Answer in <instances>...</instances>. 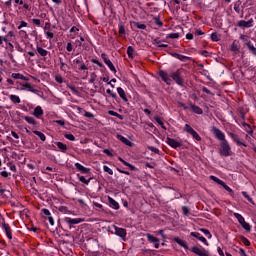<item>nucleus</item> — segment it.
Here are the masks:
<instances>
[{
    "label": "nucleus",
    "instance_id": "obj_5",
    "mask_svg": "<svg viewBox=\"0 0 256 256\" xmlns=\"http://www.w3.org/2000/svg\"><path fill=\"white\" fill-rule=\"evenodd\" d=\"M83 219L81 218H70L65 217L64 222L67 223V225H79V223H83Z\"/></svg>",
    "mask_w": 256,
    "mask_h": 256
},
{
    "label": "nucleus",
    "instance_id": "obj_43",
    "mask_svg": "<svg viewBox=\"0 0 256 256\" xmlns=\"http://www.w3.org/2000/svg\"><path fill=\"white\" fill-rule=\"evenodd\" d=\"M200 231H202V233H204V235H206V237H208V239H211V232H209V230L207 229H200Z\"/></svg>",
    "mask_w": 256,
    "mask_h": 256
},
{
    "label": "nucleus",
    "instance_id": "obj_45",
    "mask_svg": "<svg viewBox=\"0 0 256 256\" xmlns=\"http://www.w3.org/2000/svg\"><path fill=\"white\" fill-rule=\"evenodd\" d=\"M106 92L108 95H110V97H112V99H117V94L113 93L111 89H107Z\"/></svg>",
    "mask_w": 256,
    "mask_h": 256
},
{
    "label": "nucleus",
    "instance_id": "obj_40",
    "mask_svg": "<svg viewBox=\"0 0 256 256\" xmlns=\"http://www.w3.org/2000/svg\"><path fill=\"white\" fill-rule=\"evenodd\" d=\"M154 119H155V121H156L159 125H161L162 129H165V126H163V120L161 119V117L155 116Z\"/></svg>",
    "mask_w": 256,
    "mask_h": 256
},
{
    "label": "nucleus",
    "instance_id": "obj_50",
    "mask_svg": "<svg viewBox=\"0 0 256 256\" xmlns=\"http://www.w3.org/2000/svg\"><path fill=\"white\" fill-rule=\"evenodd\" d=\"M202 91H203V93H206L207 95H215V94H213V92H211V90H208L207 89V87H205V86H203L202 87Z\"/></svg>",
    "mask_w": 256,
    "mask_h": 256
},
{
    "label": "nucleus",
    "instance_id": "obj_39",
    "mask_svg": "<svg viewBox=\"0 0 256 256\" xmlns=\"http://www.w3.org/2000/svg\"><path fill=\"white\" fill-rule=\"evenodd\" d=\"M134 26L137 27V29H147V25L141 24L139 22H134Z\"/></svg>",
    "mask_w": 256,
    "mask_h": 256
},
{
    "label": "nucleus",
    "instance_id": "obj_14",
    "mask_svg": "<svg viewBox=\"0 0 256 256\" xmlns=\"http://www.w3.org/2000/svg\"><path fill=\"white\" fill-rule=\"evenodd\" d=\"M190 108H191V111H193V113H196V115H203V109H201V107L193 103H190Z\"/></svg>",
    "mask_w": 256,
    "mask_h": 256
},
{
    "label": "nucleus",
    "instance_id": "obj_48",
    "mask_svg": "<svg viewBox=\"0 0 256 256\" xmlns=\"http://www.w3.org/2000/svg\"><path fill=\"white\" fill-rule=\"evenodd\" d=\"M103 170L105 171V173H108L109 175H113V171L108 166L106 165L103 166Z\"/></svg>",
    "mask_w": 256,
    "mask_h": 256
},
{
    "label": "nucleus",
    "instance_id": "obj_3",
    "mask_svg": "<svg viewBox=\"0 0 256 256\" xmlns=\"http://www.w3.org/2000/svg\"><path fill=\"white\" fill-rule=\"evenodd\" d=\"M184 131H186V133H189V135H191L193 139H196V141H201V136H199L197 131H195L193 127H191V125L185 124Z\"/></svg>",
    "mask_w": 256,
    "mask_h": 256
},
{
    "label": "nucleus",
    "instance_id": "obj_24",
    "mask_svg": "<svg viewBox=\"0 0 256 256\" xmlns=\"http://www.w3.org/2000/svg\"><path fill=\"white\" fill-rule=\"evenodd\" d=\"M25 121H27V123H29L30 125H38V123L36 122L35 118L31 117V116H24Z\"/></svg>",
    "mask_w": 256,
    "mask_h": 256
},
{
    "label": "nucleus",
    "instance_id": "obj_28",
    "mask_svg": "<svg viewBox=\"0 0 256 256\" xmlns=\"http://www.w3.org/2000/svg\"><path fill=\"white\" fill-rule=\"evenodd\" d=\"M249 51H251V53H253V55H256V48L255 46H253V44H251V41L247 42L246 43Z\"/></svg>",
    "mask_w": 256,
    "mask_h": 256
},
{
    "label": "nucleus",
    "instance_id": "obj_47",
    "mask_svg": "<svg viewBox=\"0 0 256 256\" xmlns=\"http://www.w3.org/2000/svg\"><path fill=\"white\" fill-rule=\"evenodd\" d=\"M211 39L212 41H219V35L217 34V32L211 34Z\"/></svg>",
    "mask_w": 256,
    "mask_h": 256
},
{
    "label": "nucleus",
    "instance_id": "obj_62",
    "mask_svg": "<svg viewBox=\"0 0 256 256\" xmlns=\"http://www.w3.org/2000/svg\"><path fill=\"white\" fill-rule=\"evenodd\" d=\"M59 211H60L61 213H67L68 209H67L66 206H60V207H59Z\"/></svg>",
    "mask_w": 256,
    "mask_h": 256
},
{
    "label": "nucleus",
    "instance_id": "obj_61",
    "mask_svg": "<svg viewBox=\"0 0 256 256\" xmlns=\"http://www.w3.org/2000/svg\"><path fill=\"white\" fill-rule=\"evenodd\" d=\"M66 49H67V51H69V52L73 51V44H71V42H68V43H67V46H66Z\"/></svg>",
    "mask_w": 256,
    "mask_h": 256
},
{
    "label": "nucleus",
    "instance_id": "obj_58",
    "mask_svg": "<svg viewBox=\"0 0 256 256\" xmlns=\"http://www.w3.org/2000/svg\"><path fill=\"white\" fill-rule=\"evenodd\" d=\"M42 212L44 213V215H46V217H51V212L48 209L44 208L42 209Z\"/></svg>",
    "mask_w": 256,
    "mask_h": 256
},
{
    "label": "nucleus",
    "instance_id": "obj_64",
    "mask_svg": "<svg viewBox=\"0 0 256 256\" xmlns=\"http://www.w3.org/2000/svg\"><path fill=\"white\" fill-rule=\"evenodd\" d=\"M23 27H27V22L21 21L20 25L18 26V29H23Z\"/></svg>",
    "mask_w": 256,
    "mask_h": 256
},
{
    "label": "nucleus",
    "instance_id": "obj_12",
    "mask_svg": "<svg viewBox=\"0 0 256 256\" xmlns=\"http://www.w3.org/2000/svg\"><path fill=\"white\" fill-rule=\"evenodd\" d=\"M147 239H148V241H150V243H154L155 249H159V240L157 237H155L151 234H147Z\"/></svg>",
    "mask_w": 256,
    "mask_h": 256
},
{
    "label": "nucleus",
    "instance_id": "obj_9",
    "mask_svg": "<svg viewBox=\"0 0 256 256\" xmlns=\"http://www.w3.org/2000/svg\"><path fill=\"white\" fill-rule=\"evenodd\" d=\"M167 144L172 147L173 149H177V147H181V142L173 139V138H167Z\"/></svg>",
    "mask_w": 256,
    "mask_h": 256
},
{
    "label": "nucleus",
    "instance_id": "obj_46",
    "mask_svg": "<svg viewBox=\"0 0 256 256\" xmlns=\"http://www.w3.org/2000/svg\"><path fill=\"white\" fill-rule=\"evenodd\" d=\"M154 23L158 25V27H163V22L159 18H154Z\"/></svg>",
    "mask_w": 256,
    "mask_h": 256
},
{
    "label": "nucleus",
    "instance_id": "obj_33",
    "mask_svg": "<svg viewBox=\"0 0 256 256\" xmlns=\"http://www.w3.org/2000/svg\"><path fill=\"white\" fill-rule=\"evenodd\" d=\"M240 241H241L246 247H249V245H251V242L249 241V239L245 238V236H240Z\"/></svg>",
    "mask_w": 256,
    "mask_h": 256
},
{
    "label": "nucleus",
    "instance_id": "obj_56",
    "mask_svg": "<svg viewBox=\"0 0 256 256\" xmlns=\"http://www.w3.org/2000/svg\"><path fill=\"white\" fill-rule=\"evenodd\" d=\"M101 58L103 59V61H104L105 64H106L108 61H110L109 58H107V54H105V53H102V54H101Z\"/></svg>",
    "mask_w": 256,
    "mask_h": 256
},
{
    "label": "nucleus",
    "instance_id": "obj_22",
    "mask_svg": "<svg viewBox=\"0 0 256 256\" xmlns=\"http://www.w3.org/2000/svg\"><path fill=\"white\" fill-rule=\"evenodd\" d=\"M22 87H25V89L31 91V93H39V90L33 88V86L30 83H25L22 85Z\"/></svg>",
    "mask_w": 256,
    "mask_h": 256
},
{
    "label": "nucleus",
    "instance_id": "obj_44",
    "mask_svg": "<svg viewBox=\"0 0 256 256\" xmlns=\"http://www.w3.org/2000/svg\"><path fill=\"white\" fill-rule=\"evenodd\" d=\"M11 77H12V79H21V78H23V74L12 73Z\"/></svg>",
    "mask_w": 256,
    "mask_h": 256
},
{
    "label": "nucleus",
    "instance_id": "obj_57",
    "mask_svg": "<svg viewBox=\"0 0 256 256\" xmlns=\"http://www.w3.org/2000/svg\"><path fill=\"white\" fill-rule=\"evenodd\" d=\"M246 132H248L249 135H253V128H251V125L244 128Z\"/></svg>",
    "mask_w": 256,
    "mask_h": 256
},
{
    "label": "nucleus",
    "instance_id": "obj_1",
    "mask_svg": "<svg viewBox=\"0 0 256 256\" xmlns=\"http://www.w3.org/2000/svg\"><path fill=\"white\" fill-rule=\"evenodd\" d=\"M159 76L161 77L162 81H164V83H166L167 85H171L172 81H175L177 85H179L180 87H183L185 83V81L183 80V76H181V70L170 72V74L161 70L159 72Z\"/></svg>",
    "mask_w": 256,
    "mask_h": 256
},
{
    "label": "nucleus",
    "instance_id": "obj_13",
    "mask_svg": "<svg viewBox=\"0 0 256 256\" xmlns=\"http://www.w3.org/2000/svg\"><path fill=\"white\" fill-rule=\"evenodd\" d=\"M117 139L127 145L128 147H133V142L129 141V139L125 138L123 135L118 134Z\"/></svg>",
    "mask_w": 256,
    "mask_h": 256
},
{
    "label": "nucleus",
    "instance_id": "obj_29",
    "mask_svg": "<svg viewBox=\"0 0 256 256\" xmlns=\"http://www.w3.org/2000/svg\"><path fill=\"white\" fill-rule=\"evenodd\" d=\"M10 101H12V103H21V98H19V96L17 95H10Z\"/></svg>",
    "mask_w": 256,
    "mask_h": 256
},
{
    "label": "nucleus",
    "instance_id": "obj_18",
    "mask_svg": "<svg viewBox=\"0 0 256 256\" xmlns=\"http://www.w3.org/2000/svg\"><path fill=\"white\" fill-rule=\"evenodd\" d=\"M3 227L5 229V233L8 239H13V235L11 234V227L9 226V224L4 223Z\"/></svg>",
    "mask_w": 256,
    "mask_h": 256
},
{
    "label": "nucleus",
    "instance_id": "obj_54",
    "mask_svg": "<svg viewBox=\"0 0 256 256\" xmlns=\"http://www.w3.org/2000/svg\"><path fill=\"white\" fill-rule=\"evenodd\" d=\"M148 149H149L150 151H152L153 153L159 154V149H158V148H155V147H153V146H149Z\"/></svg>",
    "mask_w": 256,
    "mask_h": 256
},
{
    "label": "nucleus",
    "instance_id": "obj_16",
    "mask_svg": "<svg viewBox=\"0 0 256 256\" xmlns=\"http://www.w3.org/2000/svg\"><path fill=\"white\" fill-rule=\"evenodd\" d=\"M75 167L77 169V171H80L84 174H87V173H90L91 172V169L89 168H85V166L79 164V163H75Z\"/></svg>",
    "mask_w": 256,
    "mask_h": 256
},
{
    "label": "nucleus",
    "instance_id": "obj_60",
    "mask_svg": "<svg viewBox=\"0 0 256 256\" xmlns=\"http://www.w3.org/2000/svg\"><path fill=\"white\" fill-rule=\"evenodd\" d=\"M93 63H95V65H98V67H103V63L99 62V60L97 59H92L91 60Z\"/></svg>",
    "mask_w": 256,
    "mask_h": 256
},
{
    "label": "nucleus",
    "instance_id": "obj_26",
    "mask_svg": "<svg viewBox=\"0 0 256 256\" xmlns=\"http://www.w3.org/2000/svg\"><path fill=\"white\" fill-rule=\"evenodd\" d=\"M34 135H37L41 141H45L47 137H45V134H43L41 131L34 130Z\"/></svg>",
    "mask_w": 256,
    "mask_h": 256
},
{
    "label": "nucleus",
    "instance_id": "obj_38",
    "mask_svg": "<svg viewBox=\"0 0 256 256\" xmlns=\"http://www.w3.org/2000/svg\"><path fill=\"white\" fill-rule=\"evenodd\" d=\"M243 229H245V231H247L248 233L251 231V225L247 222H244L243 224H241Z\"/></svg>",
    "mask_w": 256,
    "mask_h": 256
},
{
    "label": "nucleus",
    "instance_id": "obj_15",
    "mask_svg": "<svg viewBox=\"0 0 256 256\" xmlns=\"http://www.w3.org/2000/svg\"><path fill=\"white\" fill-rule=\"evenodd\" d=\"M117 92H118L119 97L122 100H124L125 103H127V101H129V99L127 98V94H125V90H123V88L118 87Z\"/></svg>",
    "mask_w": 256,
    "mask_h": 256
},
{
    "label": "nucleus",
    "instance_id": "obj_63",
    "mask_svg": "<svg viewBox=\"0 0 256 256\" xmlns=\"http://www.w3.org/2000/svg\"><path fill=\"white\" fill-rule=\"evenodd\" d=\"M178 59H179V61H187V60H189V57L180 54Z\"/></svg>",
    "mask_w": 256,
    "mask_h": 256
},
{
    "label": "nucleus",
    "instance_id": "obj_17",
    "mask_svg": "<svg viewBox=\"0 0 256 256\" xmlns=\"http://www.w3.org/2000/svg\"><path fill=\"white\" fill-rule=\"evenodd\" d=\"M175 243H178V245H180V247H183L184 249H189V246L187 245V242L184 240H181V238L179 237H175L174 238Z\"/></svg>",
    "mask_w": 256,
    "mask_h": 256
},
{
    "label": "nucleus",
    "instance_id": "obj_8",
    "mask_svg": "<svg viewBox=\"0 0 256 256\" xmlns=\"http://www.w3.org/2000/svg\"><path fill=\"white\" fill-rule=\"evenodd\" d=\"M213 134L215 135L216 139H219V141H222V142L227 141L225 139V134L217 127L213 128Z\"/></svg>",
    "mask_w": 256,
    "mask_h": 256
},
{
    "label": "nucleus",
    "instance_id": "obj_20",
    "mask_svg": "<svg viewBox=\"0 0 256 256\" xmlns=\"http://www.w3.org/2000/svg\"><path fill=\"white\" fill-rule=\"evenodd\" d=\"M33 115H34V117H37L39 119V117H41V115H43V108H41V106H37L34 109Z\"/></svg>",
    "mask_w": 256,
    "mask_h": 256
},
{
    "label": "nucleus",
    "instance_id": "obj_7",
    "mask_svg": "<svg viewBox=\"0 0 256 256\" xmlns=\"http://www.w3.org/2000/svg\"><path fill=\"white\" fill-rule=\"evenodd\" d=\"M115 235H118V237H121L123 241H125V238L127 237V230L124 228H119L117 226H114Z\"/></svg>",
    "mask_w": 256,
    "mask_h": 256
},
{
    "label": "nucleus",
    "instance_id": "obj_27",
    "mask_svg": "<svg viewBox=\"0 0 256 256\" xmlns=\"http://www.w3.org/2000/svg\"><path fill=\"white\" fill-rule=\"evenodd\" d=\"M60 61V69L61 71H67V69H69V66L67 64H65V62H63V58H59Z\"/></svg>",
    "mask_w": 256,
    "mask_h": 256
},
{
    "label": "nucleus",
    "instance_id": "obj_11",
    "mask_svg": "<svg viewBox=\"0 0 256 256\" xmlns=\"http://www.w3.org/2000/svg\"><path fill=\"white\" fill-rule=\"evenodd\" d=\"M229 136L231 137V139H233V141H234L237 145H239V146L243 145V147H247V144L241 142V140L239 139V136H237L235 133L230 132V133H229Z\"/></svg>",
    "mask_w": 256,
    "mask_h": 256
},
{
    "label": "nucleus",
    "instance_id": "obj_53",
    "mask_svg": "<svg viewBox=\"0 0 256 256\" xmlns=\"http://www.w3.org/2000/svg\"><path fill=\"white\" fill-rule=\"evenodd\" d=\"M55 81H56L57 83H63V77H61V75H56V76H55Z\"/></svg>",
    "mask_w": 256,
    "mask_h": 256
},
{
    "label": "nucleus",
    "instance_id": "obj_35",
    "mask_svg": "<svg viewBox=\"0 0 256 256\" xmlns=\"http://www.w3.org/2000/svg\"><path fill=\"white\" fill-rule=\"evenodd\" d=\"M243 197L249 201V203H252V205H255V202L253 201V198H251L249 195H247V192H242Z\"/></svg>",
    "mask_w": 256,
    "mask_h": 256
},
{
    "label": "nucleus",
    "instance_id": "obj_4",
    "mask_svg": "<svg viewBox=\"0 0 256 256\" xmlns=\"http://www.w3.org/2000/svg\"><path fill=\"white\" fill-rule=\"evenodd\" d=\"M192 253H195V255L199 256H209V252L205 250V248H199L197 246H193L191 248Z\"/></svg>",
    "mask_w": 256,
    "mask_h": 256
},
{
    "label": "nucleus",
    "instance_id": "obj_2",
    "mask_svg": "<svg viewBox=\"0 0 256 256\" xmlns=\"http://www.w3.org/2000/svg\"><path fill=\"white\" fill-rule=\"evenodd\" d=\"M219 154L222 157H230L231 155V146L229 145V142L227 140H224L220 143V150Z\"/></svg>",
    "mask_w": 256,
    "mask_h": 256
},
{
    "label": "nucleus",
    "instance_id": "obj_49",
    "mask_svg": "<svg viewBox=\"0 0 256 256\" xmlns=\"http://www.w3.org/2000/svg\"><path fill=\"white\" fill-rule=\"evenodd\" d=\"M65 139H68L69 141H75V136L73 134H65Z\"/></svg>",
    "mask_w": 256,
    "mask_h": 256
},
{
    "label": "nucleus",
    "instance_id": "obj_10",
    "mask_svg": "<svg viewBox=\"0 0 256 256\" xmlns=\"http://www.w3.org/2000/svg\"><path fill=\"white\" fill-rule=\"evenodd\" d=\"M190 235H191V237H195L196 239H198L199 241L204 243V245H209V243L207 242V239L205 237L201 236V234L199 232H191Z\"/></svg>",
    "mask_w": 256,
    "mask_h": 256
},
{
    "label": "nucleus",
    "instance_id": "obj_59",
    "mask_svg": "<svg viewBox=\"0 0 256 256\" xmlns=\"http://www.w3.org/2000/svg\"><path fill=\"white\" fill-rule=\"evenodd\" d=\"M32 23H34V25H37L38 27L41 26V20L40 19H32Z\"/></svg>",
    "mask_w": 256,
    "mask_h": 256
},
{
    "label": "nucleus",
    "instance_id": "obj_55",
    "mask_svg": "<svg viewBox=\"0 0 256 256\" xmlns=\"http://www.w3.org/2000/svg\"><path fill=\"white\" fill-rule=\"evenodd\" d=\"M84 117H87L88 119H93V117H95V115H93V113H91V112H85Z\"/></svg>",
    "mask_w": 256,
    "mask_h": 256
},
{
    "label": "nucleus",
    "instance_id": "obj_19",
    "mask_svg": "<svg viewBox=\"0 0 256 256\" xmlns=\"http://www.w3.org/2000/svg\"><path fill=\"white\" fill-rule=\"evenodd\" d=\"M36 51H37V53H39V55L41 57H47V55H49V52L47 50L43 49V47H41V46H37Z\"/></svg>",
    "mask_w": 256,
    "mask_h": 256
},
{
    "label": "nucleus",
    "instance_id": "obj_32",
    "mask_svg": "<svg viewBox=\"0 0 256 256\" xmlns=\"http://www.w3.org/2000/svg\"><path fill=\"white\" fill-rule=\"evenodd\" d=\"M58 149H60V151H67V145L62 143V142H57L56 143Z\"/></svg>",
    "mask_w": 256,
    "mask_h": 256
},
{
    "label": "nucleus",
    "instance_id": "obj_21",
    "mask_svg": "<svg viewBox=\"0 0 256 256\" xmlns=\"http://www.w3.org/2000/svg\"><path fill=\"white\" fill-rule=\"evenodd\" d=\"M108 201L110 203V207H112V209H119V203L117 201H115V199L109 197Z\"/></svg>",
    "mask_w": 256,
    "mask_h": 256
},
{
    "label": "nucleus",
    "instance_id": "obj_37",
    "mask_svg": "<svg viewBox=\"0 0 256 256\" xmlns=\"http://www.w3.org/2000/svg\"><path fill=\"white\" fill-rule=\"evenodd\" d=\"M166 39H179V33H171L166 36Z\"/></svg>",
    "mask_w": 256,
    "mask_h": 256
},
{
    "label": "nucleus",
    "instance_id": "obj_34",
    "mask_svg": "<svg viewBox=\"0 0 256 256\" xmlns=\"http://www.w3.org/2000/svg\"><path fill=\"white\" fill-rule=\"evenodd\" d=\"M106 65L109 67L110 71H112L113 73H117V69H115V66L113 65V62H111V60L106 62Z\"/></svg>",
    "mask_w": 256,
    "mask_h": 256
},
{
    "label": "nucleus",
    "instance_id": "obj_42",
    "mask_svg": "<svg viewBox=\"0 0 256 256\" xmlns=\"http://www.w3.org/2000/svg\"><path fill=\"white\" fill-rule=\"evenodd\" d=\"M231 51H233V52L239 51V46L237 45L236 42H233V43H232V45H231Z\"/></svg>",
    "mask_w": 256,
    "mask_h": 256
},
{
    "label": "nucleus",
    "instance_id": "obj_52",
    "mask_svg": "<svg viewBox=\"0 0 256 256\" xmlns=\"http://www.w3.org/2000/svg\"><path fill=\"white\" fill-rule=\"evenodd\" d=\"M223 189H225V191H227L228 193H233V189H231V187L227 186V184H225L222 186Z\"/></svg>",
    "mask_w": 256,
    "mask_h": 256
},
{
    "label": "nucleus",
    "instance_id": "obj_25",
    "mask_svg": "<svg viewBox=\"0 0 256 256\" xmlns=\"http://www.w3.org/2000/svg\"><path fill=\"white\" fill-rule=\"evenodd\" d=\"M234 217L237 218L238 223H240V225H243L245 222V218L239 214V213H234Z\"/></svg>",
    "mask_w": 256,
    "mask_h": 256
},
{
    "label": "nucleus",
    "instance_id": "obj_31",
    "mask_svg": "<svg viewBox=\"0 0 256 256\" xmlns=\"http://www.w3.org/2000/svg\"><path fill=\"white\" fill-rule=\"evenodd\" d=\"M152 43H153L154 45H156V47H164V48L169 47V45H167V44H162L161 41H159V40H153Z\"/></svg>",
    "mask_w": 256,
    "mask_h": 256
},
{
    "label": "nucleus",
    "instance_id": "obj_23",
    "mask_svg": "<svg viewBox=\"0 0 256 256\" xmlns=\"http://www.w3.org/2000/svg\"><path fill=\"white\" fill-rule=\"evenodd\" d=\"M135 53V49L133 48V46H129L127 48V55L129 57V59H134L135 56L133 55Z\"/></svg>",
    "mask_w": 256,
    "mask_h": 256
},
{
    "label": "nucleus",
    "instance_id": "obj_41",
    "mask_svg": "<svg viewBox=\"0 0 256 256\" xmlns=\"http://www.w3.org/2000/svg\"><path fill=\"white\" fill-rule=\"evenodd\" d=\"M119 35H125V26L123 24H119Z\"/></svg>",
    "mask_w": 256,
    "mask_h": 256
},
{
    "label": "nucleus",
    "instance_id": "obj_36",
    "mask_svg": "<svg viewBox=\"0 0 256 256\" xmlns=\"http://www.w3.org/2000/svg\"><path fill=\"white\" fill-rule=\"evenodd\" d=\"M79 181H80L81 183H84V185H89V183H90V181H91V178H89V179L87 180V179H85V176H80V177H79Z\"/></svg>",
    "mask_w": 256,
    "mask_h": 256
},
{
    "label": "nucleus",
    "instance_id": "obj_6",
    "mask_svg": "<svg viewBox=\"0 0 256 256\" xmlns=\"http://www.w3.org/2000/svg\"><path fill=\"white\" fill-rule=\"evenodd\" d=\"M237 26L240 27L241 29H247L249 27H253V19H250L248 21L240 20L238 21Z\"/></svg>",
    "mask_w": 256,
    "mask_h": 256
},
{
    "label": "nucleus",
    "instance_id": "obj_51",
    "mask_svg": "<svg viewBox=\"0 0 256 256\" xmlns=\"http://www.w3.org/2000/svg\"><path fill=\"white\" fill-rule=\"evenodd\" d=\"M183 215L186 217L189 215V208L187 206L182 207Z\"/></svg>",
    "mask_w": 256,
    "mask_h": 256
},
{
    "label": "nucleus",
    "instance_id": "obj_30",
    "mask_svg": "<svg viewBox=\"0 0 256 256\" xmlns=\"http://www.w3.org/2000/svg\"><path fill=\"white\" fill-rule=\"evenodd\" d=\"M210 179H211L212 181H214L215 183H217L218 185H221V186H223L224 183H225L223 180H221V179H219V178H217V177H215V176H210Z\"/></svg>",
    "mask_w": 256,
    "mask_h": 256
}]
</instances>
